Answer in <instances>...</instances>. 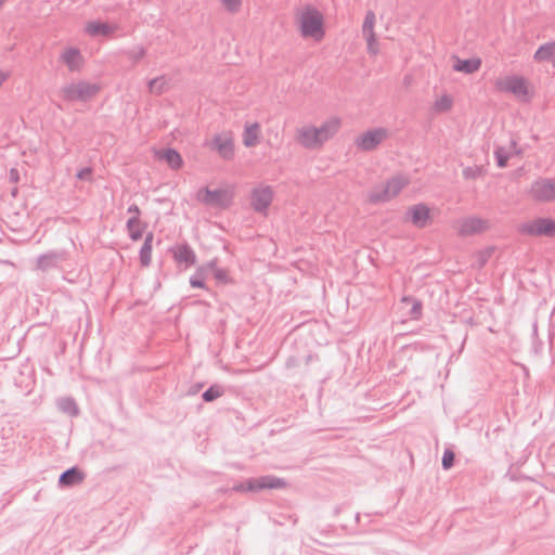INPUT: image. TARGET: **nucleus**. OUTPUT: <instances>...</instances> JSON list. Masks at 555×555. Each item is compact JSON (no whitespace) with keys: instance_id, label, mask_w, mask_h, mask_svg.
Listing matches in <instances>:
<instances>
[{"instance_id":"423d86ee","label":"nucleus","mask_w":555,"mask_h":555,"mask_svg":"<svg viewBox=\"0 0 555 555\" xmlns=\"http://www.w3.org/2000/svg\"><path fill=\"white\" fill-rule=\"evenodd\" d=\"M518 231L524 235L555 237V220L537 218L521 223Z\"/></svg>"},{"instance_id":"6ab92c4d","label":"nucleus","mask_w":555,"mask_h":555,"mask_svg":"<svg viewBox=\"0 0 555 555\" xmlns=\"http://www.w3.org/2000/svg\"><path fill=\"white\" fill-rule=\"evenodd\" d=\"M481 66L480 59H467L461 60L460 57H455V62L453 64V69L455 72H462L465 74H473L477 72Z\"/></svg>"},{"instance_id":"ea45409f","label":"nucleus","mask_w":555,"mask_h":555,"mask_svg":"<svg viewBox=\"0 0 555 555\" xmlns=\"http://www.w3.org/2000/svg\"><path fill=\"white\" fill-rule=\"evenodd\" d=\"M366 40V43H367V51L371 53V54H377L378 50H377V42H376V37L373 36V40L371 39H365Z\"/></svg>"},{"instance_id":"c9c22d12","label":"nucleus","mask_w":555,"mask_h":555,"mask_svg":"<svg viewBox=\"0 0 555 555\" xmlns=\"http://www.w3.org/2000/svg\"><path fill=\"white\" fill-rule=\"evenodd\" d=\"M455 454L452 450L446 449L442 455L441 465L443 469H450L453 466Z\"/></svg>"},{"instance_id":"9b49d317","label":"nucleus","mask_w":555,"mask_h":555,"mask_svg":"<svg viewBox=\"0 0 555 555\" xmlns=\"http://www.w3.org/2000/svg\"><path fill=\"white\" fill-rule=\"evenodd\" d=\"M488 221L478 217H469L460 220L459 234L469 236L481 233L488 229Z\"/></svg>"},{"instance_id":"f3484780","label":"nucleus","mask_w":555,"mask_h":555,"mask_svg":"<svg viewBox=\"0 0 555 555\" xmlns=\"http://www.w3.org/2000/svg\"><path fill=\"white\" fill-rule=\"evenodd\" d=\"M173 258L177 262L185 263L186 266H193L196 262V255L186 243L180 244L173 249Z\"/></svg>"},{"instance_id":"58836bf2","label":"nucleus","mask_w":555,"mask_h":555,"mask_svg":"<svg viewBox=\"0 0 555 555\" xmlns=\"http://www.w3.org/2000/svg\"><path fill=\"white\" fill-rule=\"evenodd\" d=\"M222 3L230 12H236L241 7V0H222Z\"/></svg>"},{"instance_id":"a878e982","label":"nucleus","mask_w":555,"mask_h":555,"mask_svg":"<svg viewBox=\"0 0 555 555\" xmlns=\"http://www.w3.org/2000/svg\"><path fill=\"white\" fill-rule=\"evenodd\" d=\"M160 158L165 159L170 168L177 170L182 167L183 160L181 155L175 149H166L163 151Z\"/></svg>"},{"instance_id":"e433bc0d","label":"nucleus","mask_w":555,"mask_h":555,"mask_svg":"<svg viewBox=\"0 0 555 555\" xmlns=\"http://www.w3.org/2000/svg\"><path fill=\"white\" fill-rule=\"evenodd\" d=\"M481 168L474 166V167H466L463 169V177L467 180L469 179H476L481 176Z\"/></svg>"},{"instance_id":"4be33fe9","label":"nucleus","mask_w":555,"mask_h":555,"mask_svg":"<svg viewBox=\"0 0 555 555\" xmlns=\"http://www.w3.org/2000/svg\"><path fill=\"white\" fill-rule=\"evenodd\" d=\"M85 30L89 36L98 37V36L111 35L113 33L114 28L107 23L93 21V22H89L86 25Z\"/></svg>"},{"instance_id":"37998d69","label":"nucleus","mask_w":555,"mask_h":555,"mask_svg":"<svg viewBox=\"0 0 555 555\" xmlns=\"http://www.w3.org/2000/svg\"><path fill=\"white\" fill-rule=\"evenodd\" d=\"M7 0H0V7Z\"/></svg>"},{"instance_id":"1a4fd4ad","label":"nucleus","mask_w":555,"mask_h":555,"mask_svg":"<svg viewBox=\"0 0 555 555\" xmlns=\"http://www.w3.org/2000/svg\"><path fill=\"white\" fill-rule=\"evenodd\" d=\"M273 199V190L270 185H259L251 191L250 206L256 212L268 210Z\"/></svg>"},{"instance_id":"dca6fc26","label":"nucleus","mask_w":555,"mask_h":555,"mask_svg":"<svg viewBox=\"0 0 555 555\" xmlns=\"http://www.w3.org/2000/svg\"><path fill=\"white\" fill-rule=\"evenodd\" d=\"M61 60L66 64L69 72H79L82 64V56L77 48H67L61 54Z\"/></svg>"},{"instance_id":"473e14b6","label":"nucleus","mask_w":555,"mask_h":555,"mask_svg":"<svg viewBox=\"0 0 555 555\" xmlns=\"http://www.w3.org/2000/svg\"><path fill=\"white\" fill-rule=\"evenodd\" d=\"M165 77H156L149 82V90L155 94H162L165 91L166 87Z\"/></svg>"},{"instance_id":"9d476101","label":"nucleus","mask_w":555,"mask_h":555,"mask_svg":"<svg viewBox=\"0 0 555 555\" xmlns=\"http://www.w3.org/2000/svg\"><path fill=\"white\" fill-rule=\"evenodd\" d=\"M387 138L385 128H374L364 132L356 140L357 146L365 152L375 150Z\"/></svg>"},{"instance_id":"aec40b11","label":"nucleus","mask_w":555,"mask_h":555,"mask_svg":"<svg viewBox=\"0 0 555 555\" xmlns=\"http://www.w3.org/2000/svg\"><path fill=\"white\" fill-rule=\"evenodd\" d=\"M537 62H551L555 65V42H546L533 55Z\"/></svg>"},{"instance_id":"f704fd0d","label":"nucleus","mask_w":555,"mask_h":555,"mask_svg":"<svg viewBox=\"0 0 555 555\" xmlns=\"http://www.w3.org/2000/svg\"><path fill=\"white\" fill-rule=\"evenodd\" d=\"M146 50L143 47H138L137 49H132L126 52V55L129 60L133 62V64L138 63L141 59L144 57Z\"/></svg>"},{"instance_id":"20e7f679","label":"nucleus","mask_w":555,"mask_h":555,"mask_svg":"<svg viewBox=\"0 0 555 555\" xmlns=\"http://www.w3.org/2000/svg\"><path fill=\"white\" fill-rule=\"evenodd\" d=\"M285 487L286 481L283 478L266 475L258 478H249L234 485L233 490L237 492H257L264 489H283Z\"/></svg>"},{"instance_id":"c85d7f7f","label":"nucleus","mask_w":555,"mask_h":555,"mask_svg":"<svg viewBox=\"0 0 555 555\" xmlns=\"http://www.w3.org/2000/svg\"><path fill=\"white\" fill-rule=\"evenodd\" d=\"M207 270L212 271L214 278L221 282V283H228L229 276L228 271L225 269H221L217 267V260H211L206 264Z\"/></svg>"},{"instance_id":"4c0bfd02","label":"nucleus","mask_w":555,"mask_h":555,"mask_svg":"<svg viewBox=\"0 0 555 555\" xmlns=\"http://www.w3.org/2000/svg\"><path fill=\"white\" fill-rule=\"evenodd\" d=\"M76 177L79 180L91 181L92 180V169L90 167L81 168L80 170H78Z\"/></svg>"},{"instance_id":"393cba45","label":"nucleus","mask_w":555,"mask_h":555,"mask_svg":"<svg viewBox=\"0 0 555 555\" xmlns=\"http://www.w3.org/2000/svg\"><path fill=\"white\" fill-rule=\"evenodd\" d=\"M127 230L129 232V237L137 242L142 238L144 225L142 224L140 218L130 217L127 221Z\"/></svg>"},{"instance_id":"bb28decb","label":"nucleus","mask_w":555,"mask_h":555,"mask_svg":"<svg viewBox=\"0 0 555 555\" xmlns=\"http://www.w3.org/2000/svg\"><path fill=\"white\" fill-rule=\"evenodd\" d=\"M375 25V13L373 11H367L365 14V18L362 25V34L365 39L373 40Z\"/></svg>"},{"instance_id":"c756f323","label":"nucleus","mask_w":555,"mask_h":555,"mask_svg":"<svg viewBox=\"0 0 555 555\" xmlns=\"http://www.w3.org/2000/svg\"><path fill=\"white\" fill-rule=\"evenodd\" d=\"M207 268L201 267L190 278V284L192 287L204 288L205 287V278H206Z\"/></svg>"},{"instance_id":"f8f14e48","label":"nucleus","mask_w":555,"mask_h":555,"mask_svg":"<svg viewBox=\"0 0 555 555\" xmlns=\"http://www.w3.org/2000/svg\"><path fill=\"white\" fill-rule=\"evenodd\" d=\"M496 88L515 95H525L528 92L525 79L518 76H508L504 80H499Z\"/></svg>"},{"instance_id":"6e6552de","label":"nucleus","mask_w":555,"mask_h":555,"mask_svg":"<svg viewBox=\"0 0 555 555\" xmlns=\"http://www.w3.org/2000/svg\"><path fill=\"white\" fill-rule=\"evenodd\" d=\"M66 259L67 253L65 250H49L37 257L35 269L41 272H48L60 268Z\"/></svg>"},{"instance_id":"b1692460","label":"nucleus","mask_w":555,"mask_h":555,"mask_svg":"<svg viewBox=\"0 0 555 555\" xmlns=\"http://www.w3.org/2000/svg\"><path fill=\"white\" fill-rule=\"evenodd\" d=\"M154 234L149 232L145 235L143 245L140 249V262L143 267H149L152 260V244H153Z\"/></svg>"},{"instance_id":"a19ab883","label":"nucleus","mask_w":555,"mask_h":555,"mask_svg":"<svg viewBox=\"0 0 555 555\" xmlns=\"http://www.w3.org/2000/svg\"><path fill=\"white\" fill-rule=\"evenodd\" d=\"M128 214H131L132 216L131 217H137V218H140V214H141V210L139 208L138 205L135 204H132L128 207Z\"/></svg>"},{"instance_id":"2f4dec72","label":"nucleus","mask_w":555,"mask_h":555,"mask_svg":"<svg viewBox=\"0 0 555 555\" xmlns=\"http://www.w3.org/2000/svg\"><path fill=\"white\" fill-rule=\"evenodd\" d=\"M403 302H412V307L409 311V317L412 320H418L422 315V302L420 300L413 299L411 297H403Z\"/></svg>"},{"instance_id":"a211bd4d","label":"nucleus","mask_w":555,"mask_h":555,"mask_svg":"<svg viewBox=\"0 0 555 555\" xmlns=\"http://www.w3.org/2000/svg\"><path fill=\"white\" fill-rule=\"evenodd\" d=\"M198 199L206 205L217 206L220 204L221 198L224 196V191L221 189L209 190L204 188L198 191Z\"/></svg>"},{"instance_id":"2eb2a0df","label":"nucleus","mask_w":555,"mask_h":555,"mask_svg":"<svg viewBox=\"0 0 555 555\" xmlns=\"http://www.w3.org/2000/svg\"><path fill=\"white\" fill-rule=\"evenodd\" d=\"M85 473L74 466L64 470L59 477V485L61 487L70 488L80 485L85 480Z\"/></svg>"},{"instance_id":"39448f33","label":"nucleus","mask_w":555,"mask_h":555,"mask_svg":"<svg viewBox=\"0 0 555 555\" xmlns=\"http://www.w3.org/2000/svg\"><path fill=\"white\" fill-rule=\"evenodd\" d=\"M409 183L404 177H392L384 186L375 188L369 195V202L372 204L385 203L397 196L401 190Z\"/></svg>"},{"instance_id":"412c9836","label":"nucleus","mask_w":555,"mask_h":555,"mask_svg":"<svg viewBox=\"0 0 555 555\" xmlns=\"http://www.w3.org/2000/svg\"><path fill=\"white\" fill-rule=\"evenodd\" d=\"M260 126L258 122H253L245 126L243 132V144L246 147H253L259 142Z\"/></svg>"},{"instance_id":"ddd939ff","label":"nucleus","mask_w":555,"mask_h":555,"mask_svg":"<svg viewBox=\"0 0 555 555\" xmlns=\"http://www.w3.org/2000/svg\"><path fill=\"white\" fill-rule=\"evenodd\" d=\"M210 146L225 160L232 159L234 156V142L230 135H215L210 142Z\"/></svg>"},{"instance_id":"4468645a","label":"nucleus","mask_w":555,"mask_h":555,"mask_svg":"<svg viewBox=\"0 0 555 555\" xmlns=\"http://www.w3.org/2000/svg\"><path fill=\"white\" fill-rule=\"evenodd\" d=\"M408 215L410 216L411 222L420 229L425 228L430 219L429 208L425 204H416L412 206L409 209Z\"/></svg>"},{"instance_id":"f03ea898","label":"nucleus","mask_w":555,"mask_h":555,"mask_svg":"<svg viewBox=\"0 0 555 555\" xmlns=\"http://www.w3.org/2000/svg\"><path fill=\"white\" fill-rule=\"evenodd\" d=\"M299 22L302 37L313 38L317 41L324 37L323 16L317 9H305L300 14Z\"/></svg>"},{"instance_id":"cd10ccee","label":"nucleus","mask_w":555,"mask_h":555,"mask_svg":"<svg viewBox=\"0 0 555 555\" xmlns=\"http://www.w3.org/2000/svg\"><path fill=\"white\" fill-rule=\"evenodd\" d=\"M223 393V387L221 385L215 384L203 392L202 398L205 402H212L216 399L220 398Z\"/></svg>"},{"instance_id":"79ce46f5","label":"nucleus","mask_w":555,"mask_h":555,"mask_svg":"<svg viewBox=\"0 0 555 555\" xmlns=\"http://www.w3.org/2000/svg\"><path fill=\"white\" fill-rule=\"evenodd\" d=\"M8 76L3 72L0 70V87L3 85V82L7 80Z\"/></svg>"},{"instance_id":"7ed1b4c3","label":"nucleus","mask_w":555,"mask_h":555,"mask_svg":"<svg viewBox=\"0 0 555 555\" xmlns=\"http://www.w3.org/2000/svg\"><path fill=\"white\" fill-rule=\"evenodd\" d=\"M100 89L98 83L80 80L63 86L60 90V94L68 102H87L95 96Z\"/></svg>"},{"instance_id":"0eeeda50","label":"nucleus","mask_w":555,"mask_h":555,"mask_svg":"<svg viewBox=\"0 0 555 555\" xmlns=\"http://www.w3.org/2000/svg\"><path fill=\"white\" fill-rule=\"evenodd\" d=\"M530 195L538 202L550 203L555 201V177L539 178L530 186Z\"/></svg>"},{"instance_id":"f257e3e1","label":"nucleus","mask_w":555,"mask_h":555,"mask_svg":"<svg viewBox=\"0 0 555 555\" xmlns=\"http://www.w3.org/2000/svg\"><path fill=\"white\" fill-rule=\"evenodd\" d=\"M339 127L340 121L337 118L328 119L320 127L305 126L298 128L297 141L305 149H319L338 132Z\"/></svg>"},{"instance_id":"72a5a7b5","label":"nucleus","mask_w":555,"mask_h":555,"mask_svg":"<svg viewBox=\"0 0 555 555\" xmlns=\"http://www.w3.org/2000/svg\"><path fill=\"white\" fill-rule=\"evenodd\" d=\"M452 107V99L444 94L441 98L437 99L434 108L438 113L448 112Z\"/></svg>"},{"instance_id":"7c9ffc66","label":"nucleus","mask_w":555,"mask_h":555,"mask_svg":"<svg viewBox=\"0 0 555 555\" xmlns=\"http://www.w3.org/2000/svg\"><path fill=\"white\" fill-rule=\"evenodd\" d=\"M59 408L63 412H65V413H67L69 415H73V416H76L78 414V412H79L78 406H77L75 400L72 399V398H63V399H61L59 401Z\"/></svg>"},{"instance_id":"5701e85b","label":"nucleus","mask_w":555,"mask_h":555,"mask_svg":"<svg viewBox=\"0 0 555 555\" xmlns=\"http://www.w3.org/2000/svg\"><path fill=\"white\" fill-rule=\"evenodd\" d=\"M516 145H517L516 141L512 140L508 150L506 147H503V146H498L494 150V157H495L498 167L504 168V167L507 166V162H508L509 156H511L509 150L515 151V153H517V154L519 153V151H516Z\"/></svg>"},{"instance_id":"c03bdc74","label":"nucleus","mask_w":555,"mask_h":555,"mask_svg":"<svg viewBox=\"0 0 555 555\" xmlns=\"http://www.w3.org/2000/svg\"><path fill=\"white\" fill-rule=\"evenodd\" d=\"M359 519H360V515H359V514H357V515H356V520H359Z\"/></svg>"}]
</instances>
